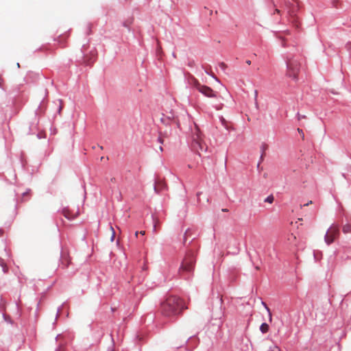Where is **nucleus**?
Wrapping results in <instances>:
<instances>
[{
	"instance_id": "25",
	"label": "nucleus",
	"mask_w": 351,
	"mask_h": 351,
	"mask_svg": "<svg viewBox=\"0 0 351 351\" xmlns=\"http://www.w3.org/2000/svg\"><path fill=\"white\" fill-rule=\"evenodd\" d=\"M221 210L223 212H228V210L227 208H223Z\"/></svg>"
},
{
	"instance_id": "6",
	"label": "nucleus",
	"mask_w": 351,
	"mask_h": 351,
	"mask_svg": "<svg viewBox=\"0 0 351 351\" xmlns=\"http://www.w3.org/2000/svg\"><path fill=\"white\" fill-rule=\"evenodd\" d=\"M339 235V229L337 225L332 224L328 229L324 237V241L327 245H330Z\"/></svg>"
},
{
	"instance_id": "4",
	"label": "nucleus",
	"mask_w": 351,
	"mask_h": 351,
	"mask_svg": "<svg viewBox=\"0 0 351 351\" xmlns=\"http://www.w3.org/2000/svg\"><path fill=\"white\" fill-rule=\"evenodd\" d=\"M287 75L297 81L300 69V60L295 58H289L287 60Z\"/></svg>"
},
{
	"instance_id": "34",
	"label": "nucleus",
	"mask_w": 351,
	"mask_h": 351,
	"mask_svg": "<svg viewBox=\"0 0 351 351\" xmlns=\"http://www.w3.org/2000/svg\"><path fill=\"white\" fill-rule=\"evenodd\" d=\"M2 79L0 77V86L1 85Z\"/></svg>"
},
{
	"instance_id": "10",
	"label": "nucleus",
	"mask_w": 351,
	"mask_h": 351,
	"mask_svg": "<svg viewBox=\"0 0 351 351\" xmlns=\"http://www.w3.org/2000/svg\"><path fill=\"white\" fill-rule=\"evenodd\" d=\"M0 266L2 268V270L4 273H6L8 270V266L5 262V261L0 258Z\"/></svg>"
},
{
	"instance_id": "15",
	"label": "nucleus",
	"mask_w": 351,
	"mask_h": 351,
	"mask_svg": "<svg viewBox=\"0 0 351 351\" xmlns=\"http://www.w3.org/2000/svg\"><path fill=\"white\" fill-rule=\"evenodd\" d=\"M268 351H280V349L277 346H271Z\"/></svg>"
},
{
	"instance_id": "17",
	"label": "nucleus",
	"mask_w": 351,
	"mask_h": 351,
	"mask_svg": "<svg viewBox=\"0 0 351 351\" xmlns=\"http://www.w3.org/2000/svg\"><path fill=\"white\" fill-rule=\"evenodd\" d=\"M263 304L264 305V306L265 307L267 311L269 312V316L271 317V313H270L269 308L267 307V306L265 304V303L263 302Z\"/></svg>"
},
{
	"instance_id": "27",
	"label": "nucleus",
	"mask_w": 351,
	"mask_h": 351,
	"mask_svg": "<svg viewBox=\"0 0 351 351\" xmlns=\"http://www.w3.org/2000/svg\"><path fill=\"white\" fill-rule=\"evenodd\" d=\"M138 234H139V232L136 231L135 232V237H137Z\"/></svg>"
},
{
	"instance_id": "11",
	"label": "nucleus",
	"mask_w": 351,
	"mask_h": 351,
	"mask_svg": "<svg viewBox=\"0 0 351 351\" xmlns=\"http://www.w3.org/2000/svg\"><path fill=\"white\" fill-rule=\"evenodd\" d=\"M342 231L344 234L351 232V224L347 223L343 226Z\"/></svg>"
},
{
	"instance_id": "2",
	"label": "nucleus",
	"mask_w": 351,
	"mask_h": 351,
	"mask_svg": "<svg viewBox=\"0 0 351 351\" xmlns=\"http://www.w3.org/2000/svg\"><path fill=\"white\" fill-rule=\"evenodd\" d=\"M192 147L199 156L202 153L206 152L208 149L202 138V133L196 125L192 130Z\"/></svg>"
},
{
	"instance_id": "16",
	"label": "nucleus",
	"mask_w": 351,
	"mask_h": 351,
	"mask_svg": "<svg viewBox=\"0 0 351 351\" xmlns=\"http://www.w3.org/2000/svg\"><path fill=\"white\" fill-rule=\"evenodd\" d=\"M110 229L112 231V237H111V241H113L114 239V236H115V232H114V228L112 226H110Z\"/></svg>"
},
{
	"instance_id": "21",
	"label": "nucleus",
	"mask_w": 351,
	"mask_h": 351,
	"mask_svg": "<svg viewBox=\"0 0 351 351\" xmlns=\"http://www.w3.org/2000/svg\"><path fill=\"white\" fill-rule=\"evenodd\" d=\"M139 234H141V235H145V231L142 230V231L139 232Z\"/></svg>"
},
{
	"instance_id": "1",
	"label": "nucleus",
	"mask_w": 351,
	"mask_h": 351,
	"mask_svg": "<svg viewBox=\"0 0 351 351\" xmlns=\"http://www.w3.org/2000/svg\"><path fill=\"white\" fill-rule=\"evenodd\" d=\"M183 308L182 300L176 295L169 296L161 305L162 312L166 316L176 315L180 313Z\"/></svg>"
},
{
	"instance_id": "5",
	"label": "nucleus",
	"mask_w": 351,
	"mask_h": 351,
	"mask_svg": "<svg viewBox=\"0 0 351 351\" xmlns=\"http://www.w3.org/2000/svg\"><path fill=\"white\" fill-rule=\"evenodd\" d=\"M191 85L195 87L199 92L208 97H216V93L210 87L202 85L197 79L192 77L191 79Z\"/></svg>"
},
{
	"instance_id": "33",
	"label": "nucleus",
	"mask_w": 351,
	"mask_h": 351,
	"mask_svg": "<svg viewBox=\"0 0 351 351\" xmlns=\"http://www.w3.org/2000/svg\"><path fill=\"white\" fill-rule=\"evenodd\" d=\"M56 351H61V348H60L56 350Z\"/></svg>"
},
{
	"instance_id": "31",
	"label": "nucleus",
	"mask_w": 351,
	"mask_h": 351,
	"mask_svg": "<svg viewBox=\"0 0 351 351\" xmlns=\"http://www.w3.org/2000/svg\"><path fill=\"white\" fill-rule=\"evenodd\" d=\"M154 231H156V224L154 225Z\"/></svg>"
},
{
	"instance_id": "24",
	"label": "nucleus",
	"mask_w": 351,
	"mask_h": 351,
	"mask_svg": "<svg viewBox=\"0 0 351 351\" xmlns=\"http://www.w3.org/2000/svg\"><path fill=\"white\" fill-rule=\"evenodd\" d=\"M275 12L279 14L280 11L278 9H276Z\"/></svg>"
},
{
	"instance_id": "26",
	"label": "nucleus",
	"mask_w": 351,
	"mask_h": 351,
	"mask_svg": "<svg viewBox=\"0 0 351 351\" xmlns=\"http://www.w3.org/2000/svg\"><path fill=\"white\" fill-rule=\"evenodd\" d=\"M3 234V231L2 230H0V237L2 236Z\"/></svg>"
},
{
	"instance_id": "30",
	"label": "nucleus",
	"mask_w": 351,
	"mask_h": 351,
	"mask_svg": "<svg viewBox=\"0 0 351 351\" xmlns=\"http://www.w3.org/2000/svg\"><path fill=\"white\" fill-rule=\"evenodd\" d=\"M257 95H258V92H257V90H256V91H255V98H256V97H257Z\"/></svg>"
},
{
	"instance_id": "12",
	"label": "nucleus",
	"mask_w": 351,
	"mask_h": 351,
	"mask_svg": "<svg viewBox=\"0 0 351 351\" xmlns=\"http://www.w3.org/2000/svg\"><path fill=\"white\" fill-rule=\"evenodd\" d=\"M260 330L261 331L263 332V333H265L268 331L269 330V326L266 323H263L261 325V327H260Z\"/></svg>"
},
{
	"instance_id": "9",
	"label": "nucleus",
	"mask_w": 351,
	"mask_h": 351,
	"mask_svg": "<svg viewBox=\"0 0 351 351\" xmlns=\"http://www.w3.org/2000/svg\"><path fill=\"white\" fill-rule=\"evenodd\" d=\"M70 262L71 260L68 254L66 253H62L61 257V265L65 267H68L70 264Z\"/></svg>"
},
{
	"instance_id": "29",
	"label": "nucleus",
	"mask_w": 351,
	"mask_h": 351,
	"mask_svg": "<svg viewBox=\"0 0 351 351\" xmlns=\"http://www.w3.org/2000/svg\"><path fill=\"white\" fill-rule=\"evenodd\" d=\"M158 50H161V47L160 46L158 41Z\"/></svg>"
},
{
	"instance_id": "20",
	"label": "nucleus",
	"mask_w": 351,
	"mask_h": 351,
	"mask_svg": "<svg viewBox=\"0 0 351 351\" xmlns=\"http://www.w3.org/2000/svg\"><path fill=\"white\" fill-rule=\"evenodd\" d=\"M306 119V116L305 115H298V119Z\"/></svg>"
},
{
	"instance_id": "14",
	"label": "nucleus",
	"mask_w": 351,
	"mask_h": 351,
	"mask_svg": "<svg viewBox=\"0 0 351 351\" xmlns=\"http://www.w3.org/2000/svg\"><path fill=\"white\" fill-rule=\"evenodd\" d=\"M274 200V196L269 195L265 199V202L271 204V203H273Z\"/></svg>"
},
{
	"instance_id": "23",
	"label": "nucleus",
	"mask_w": 351,
	"mask_h": 351,
	"mask_svg": "<svg viewBox=\"0 0 351 351\" xmlns=\"http://www.w3.org/2000/svg\"><path fill=\"white\" fill-rule=\"evenodd\" d=\"M312 204V201H310L309 202L305 204L304 206H308L309 204Z\"/></svg>"
},
{
	"instance_id": "18",
	"label": "nucleus",
	"mask_w": 351,
	"mask_h": 351,
	"mask_svg": "<svg viewBox=\"0 0 351 351\" xmlns=\"http://www.w3.org/2000/svg\"><path fill=\"white\" fill-rule=\"evenodd\" d=\"M298 132L300 134H301L302 135V138H304V132H303L302 130H301V129L298 128Z\"/></svg>"
},
{
	"instance_id": "28",
	"label": "nucleus",
	"mask_w": 351,
	"mask_h": 351,
	"mask_svg": "<svg viewBox=\"0 0 351 351\" xmlns=\"http://www.w3.org/2000/svg\"><path fill=\"white\" fill-rule=\"evenodd\" d=\"M246 63L250 65L251 64V61L250 60H247Z\"/></svg>"
},
{
	"instance_id": "19",
	"label": "nucleus",
	"mask_w": 351,
	"mask_h": 351,
	"mask_svg": "<svg viewBox=\"0 0 351 351\" xmlns=\"http://www.w3.org/2000/svg\"><path fill=\"white\" fill-rule=\"evenodd\" d=\"M158 141H159V143H161V144H163V143H164V140H163V138H162L161 136H159V138H158Z\"/></svg>"
},
{
	"instance_id": "32",
	"label": "nucleus",
	"mask_w": 351,
	"mask_h": 351,
	"mask_svg": "<svg viewBox=\"0 0 351 351\" xmlns=\"http://www.w3.org/2000/svg\"><path fill=\"white\" fill-rule=\"evenodd\" d=\"M159 149H160L161 152H162V151H163V149H162V147L161 146L159 147Z\"/></svg>"
},
{
	"instance_id": "3",
	"label": "nucleus",
	"mask_w": 351,
	"mask_h": 351,
	"mask_svg": "<svg viewBox=\"0 0 351 351\" xmlns=\"http://www.w3.org/2000/svg\"><path fill=\"white\" fill-rule=\"evenodd\" d=\"M195 263V252L192 250H189L186 252V256L179 268V274L181 275H184L186 274L191 273L194 270Z\"/></svg>"
},
{
	"instance_id": "8",
	"label": "nucleus",
	"mask_w": 351,
	"mask_h": 351,
	"mask_svg": "<svg viewBox=\"0 0 351 351\" xmlns=\"http://www.w3.org/2000/svg\"><path fill=\"white\" fill-rule=\"evenodd\" d=\"M166 188V183L164 180L158 179L154 185V191L158 193Z\"/></svg>"
},
{
	"instance_id": "7",
	"label": "nucleus",
	"mask_w": 351,
	"mask_h": 351,
	"mask_svg": "<svg viewBox=\"0 0 351 351\" xmlns=\"http://www.w3.org/2000/svg\"><path fill=\"white\" fill-rule=\"evenodd\" d=\"M62 215L64 217L69 220H72L77 217L80 215L79 210H76L75 212H73L69 208H64L62 211Z\"/></svg>"
},
{
	"instance_id": "22",
	"label": "nucleus",
	"mask_w": 351,
	"mask_h": 351,
	"mask_svg": "<svg viewBox=\"0 0 351 351\" xmlns=\"http://www.w3.org/2000/svg\"><path fill=\"white\" fill-rule=\"evenodd\" d=\"M220 66H221L222 68H223V69L226 67V65H225V64H224L223 62H221V63L220 64Z\"/></svg>"
},
{
	"instance_id": "13",
	"label": "nucleus",
	"mask_w": 351,
	"mask_h": 351,
	"mask_svg": "<svg viewBox=\"0 0 351 351\" xmlns=\"http://www.w3.org/2000/svg\"><path fill=\"white\" fill-rule=\"evenodd\" d=\"M84 62L86 64H90L93 62V60L92 61L90 60V58H88L86 56L84 57Z\"/></svg>"
}]
</instances>
